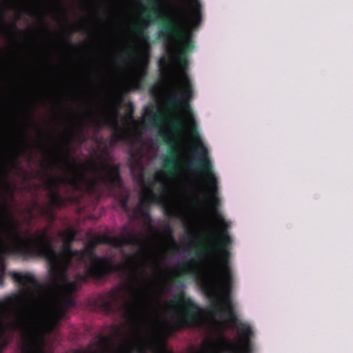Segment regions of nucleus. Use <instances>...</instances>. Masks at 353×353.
I'll return each instance as SVG.
<instances>
[{
  "label": "nucleus",
  "instance_id": "obj_1",
  "mask_svg": "<svg viewBox=\"0 0 353 353\" xmlns=\"http://www.w3.org/2000/svg\"><path fill=\"white\" fill-rule=\"evenodd\" d=\"M201 21V14H156V23H159V37L163 39L165 52L178 68L177 73L170 72L164 79L165 96L163 104L166 112L163 131L159 130V80L156 78V133H161L163 141L168 145L167 155L163 159V167L171 177L175 176L179 171L181 154L179 139L173 132H185L187 122L191 137L200 143L199 150H196L198 156L194 160L189 161V168L205 174L208 185L204 193L220 229L218 232L214 227L209 228L210 243L203 250H197L196 254L199 258L203 256H213L208 278L216 276L223 278L224 263L228 274L232 276L228 261L230 251L228 249L232 243L228 232L230 224L217 212L220 204L218 181L212 170L208 149L200 141L190 106V101L194 95L192 84L187 73L188 56L195 48L192 32Z\"/></svg>",
  "mask_w": 353,
  "mask_h": 353
},
{
  "label": "nucleus",
  "instance_id": "obj_2",
  "mask_svg": "<svg viewBox=\"0 0 353 353\" xmlns=\"http://www.w3.org/2000/svg\"><path fill=\"white\" fill-rule=\"evenodd\" d=\"M223 266V278L218 276L208 278L203 284V291L210 301V313L219 318L226 316L231 328L236 330L237 339L230 340L221 335L217 347L210 348L208 353H252L254 332L248 323L241 321L236 316L231 299L232 278L228 274L225 263ZM159 264L156 263V353H174L168 347V339L184 328L199 325L203 311L181 291L166 303L169 316L159 323Z\"/></svg>",
  "mask_w": 353,
  "mask_h": 353
},
{
  "label": "nucleus",
  "instance_id": "obj_3",
  "mask_svg": "<svg viewBox=\"0 0 353 353\" xmlns=\"http://www.w3.org/2000/svg\"><path fill=\"white\" fill-rule=\"evenodd\" d=\"M9 135H16L23 143H26V132L14 125L10 128ZM9 136L6 147L3 148V161L0 165V180L6 178L10 172L7 163L12 168H18L17 161L20 156V148ZM21 223L11 215L7 205L0 204V252L5 255H14L24 259L39 257L48 261L49 268L56 278L65 279V271L69 270L72 259L78 260L79 250L72 249L77 232L70 228L59 233L63 239L62 250L59 252L53 243V238L49 235V228L36 231L34 236L24 239L21 234Z\"/></svg>",
  "mask_w": 353,
  "mask_h": 353
},
{
  "label": "nucleus",
  "instance_id": "obj_4",
  "mask_svg": "<svg viewBox=\"0 0 353 353\" xmlns=\"http://www.w3.org/2000/svg\"><path fill=\"white\" fill-rule=\"evenodd\" d=\"M13 281L21 287V294L27 300L26 307H17L20 296H10L0 301V334L3 335L8 329L6 319L14 315L9 325L12 330H18L34 337V327L41 323L45 331L51 334L55 331L65 314L52 305L46 296L44 286L30 273H10Z\"/></svg>",
  "mask_w": 353,
  "mask_h": 353
},
{
  "label": "nucleus",
  "instance_id": "obj_5",
  "mask_svg": "<svg viewBox=\"0 0 353 353\" xmlns=\"http://www.w3.org/2000/svg\"><path fill=\"white\" fill-rule=\"evenodd\" d=\"M144 153L141 148L130 153V170L134 182L147 191L141 194L137 206L132 209L129 205L128 193H121L117 199L121 209L127 214L132 212V218L137 219L141 216L148 215V206L154 203V172L147 176L148 170L143 163Z\"/></svg>",
  "mask_w": 353,
  "mask_h": 353
},
{
  "label": "nucleus",
  "instance_id": "obj_6",
  "mask_svg": "<svg viewBox=\"0 0 353 353\" xmlns=\"http://www.w3.org/2000/svg\"><path fill=\"white\" fill-rule=\"evenodd\" d=\"M60 160L64 163L65 166L72 171L75 175L72 177L67 175L63 176H54L46 173L41 175L43 180L45 189L48 192L50 204L39 206V212L41 216L50 222L56 219L54 208H61L64 205V200L59 193V188L61 185L67 184L76 190L81 188V183L85 180L84 172H79V165L70 156V148L66 147V154H61Z\"/></svg>",
  "mask_w": 353,
  "mask_h": 353
},
{
  "label": "nucleus",
  "instance_id": "obj_7",
  "mask_svg": "<svg viewBox=\"0 0 353 353\" xmlns=\"http://www.w3.org/2000/svg\"><path fill=\"white\" fill-rule=\"evenodd\" d=\"M123 61L126 63L128 70V79L125 87L128 90L138 89L140 85L141 68L139 65V54L136 44L132 41L127 47V50L121 54Z\"/></svg>",
  "mask_w": 353,
  "mask_h": 353
},
{
  "label": "nucleus",
  "instance_id": "obj_8",
  "mask_svg": "<svg viewBox=\"0 0 353 353\" xmlns=\"http://www.w3.org/2000/svg\"><path fill=\"white\" fill-rule=\"evenodd\" d=\"M96 239L99 245H110L115 248H122L125 245L141 248L145 241V236L142 233H137L134 230H130L128 225H125L122 228V238L103 234L98 236Z\"/></svg>",
  "mask_w": 353,
  "mask_h": 353
},
{
  "label": "nucleus",
  "instance_id": "obj_9",
  "mask_svg": "<svg viewBox=\"0 0 353 353\" xmlns=\"http://www.w3.org/2000/svg\"><path fill=\"white\" fill-rule=\"evenodd\" d=\"M92 168L98 170V180L108 189H121L123 188V182L119 164L101 162L98 166L97 163H93Z\"/></svg>",
  "mask_w": 353,
  "mask_h": 353
},
{
  "label": "nucleus",
  "instance_id": "obj_10",
  "mask_svg": "<svg viewBox=\"0 0 353 353\" xmlns=\"http://www.w3.org/2000/svg\"><path fill=\"white\" fill-rule=\"evenodd\" d=\"M119 117V108L115 106L112 108L110 114L105 116L103 122L100 120L94 121L95 125L99 128L103 124L111 128L112 132L110 136V141L112 144H115L118 142H125L128 139V130L120 125Z\"/></svg>",
  "mask_w": 353,
  "mask_h": 353
},
{
  "label": "nucleus",
  "instance_id": "obj_11",
  "mask_svg": "<svg viewBox=\"0 0 353 353\" xmlns=\"http://www.w3.org/2000/svg\"><path fill=\"white\" fill-rule=\"evenodd\" d=\"M68 271H65V279L56 278L52 272L51 268H49L48 273L54 287L58 290H60L62 294L73 296L74 293L78 289L79 283H86L87 282H83L77 279V275L74 281H69L68 276Z\"/></svg>",
  "mask_w": 353,
  "mask_h": 353
},
{
  "label": "nucleus",
  "instance_id": "obj_12",
  "mask_svg": "<svg viewBox=\"0 0 353 353\" xmlns=\"http://www.w3.org/2000/svg\"><path fill=\"white\" fill-rule=\"evenodd\" d=\"M150 97V105L143 109L142 120L139 121L140 128L141 125L148 123L150 130L154 128V83H151L149 88Z\"/></svg>",
  "mask_w": 353,
  "mask_h": 353
},
{
  "label": "nucleus",
  "instance_id": "obj_13",
  "mask_svg": "<svg viewBox=\"0 0 353 353\" xmlns=\"http://www.w3.org/2000/svg\"><path fill=\"white\" fill-rule=\"evenodd\" d=\"M46 296L51 301L52 305L59 310L66 314L68 310L75 305L73 296L62 294L61 296L52 299L46 294Z\"/></svg>",
  "mask_w": 353,
  "mask_h": 353
},
{
  "label": "nucleus",
  "instance_id": "obj_14",
  "mask_svg": "<svg viewBox=\"0 0 353 353\" xmlns=\"http://www.w3.org/2000/svg\"><path fill=\"white\" fill-rule=\"evenodd\" d=\"M195 263V260L191 259L185 263H179L174 269L168 270L166 273V279L169 284L174 283L180 274L187 272L190 266Z\"/></svg>",
  "mask_w": 353,
  "mask_h": 353
},
{
  "label": "nucleus",
  "instance_id": "obj_15",
  "mask_svg": "<svg viewBox=\"0 0 353 353\" xmlns=\"http://www.w3.org/2000/svg\"><path fill=\"white\" fill-rule=\"evenodd\" d=\"M43 345L44 339L43 337L39 340L31 337L23 345L21 353H46L43 349Z\"/></svg>",
  "mask_w": 353,
  "mask_h": 353
},
{
  "label": "nucleus",
  "instance_id": "obj_16",
  "mask_svg": "<svg viewBox=\"0 0 353 353\" xmlns=\"http://www.w3.org/2000/svg\"><path fill=\"white\" fill-rule=\"evenodd\" d=\"M134 107L131 103L128 105V110L125 115V119L128 121L129 124L134 130V131L140 136V122L139 120L134 119Z\"/></svg>",
  "mask_w": 353,
  "mask_h": 353
},
{
  "label": "nucleus",
  "instance_id": "obj_17",
  "mask_svg": "<svg viewBox=\"0 0 353 353\" xmlns=\"http://www.w3.org/2000/svg\"><path fill=\"white\" fill-rule=\"evenodd\" d=\"M165 232L167 233V239L170 243L171 247L176 251L178 252L179 250V245L176 241L174 235L173 230L172 228L168 225L165 229Z\"/></svg>",
  "mask_w": 353,
  "mask_h": 353
},
{
  "label": "nucleus",
  "instance_id": "obj_18",
  "mask_svg": "<svg viewBox=\"0 0 353 353\" xmlns=\"http://www.w3.org/2000/svg\"><path fill=\"white\" fill-rule=\"evenodd\" d=\"M165 213L170 217H177L179 214L177 206L172 203L167 204L164 208Z\"/></svg>",
  "mask_w": 353,
  "mask_h": 353
},
{
  "label": "nucleus",
  "instance_id": "obj_19",
  "mask_svg": "<svg viewBox=\"0 0 353 353\" xmlns=\"http://www.w3.org/2000/svg\"><path fill=\"white\" fill-rule=\"evenodd\" d=\"M148 23L154 24V0H149Z\"/></svg>",
  "mask_w": 353,
  "mask_h": 353
},
{
  "label": "nucleus",
  "instance_id": "obj_20",
  "mask_svg": "<svg viewBox=\"0 0 353 353\" xmlns=\"http://www.w3.org/2000/svg\"><path fill=\"white\" fill-rule=\"evenodd\" d=\"M0 24L3 27H8V25L6 22L3 15L0 16ZM9 27L12 28V29H14V30H16L20 33H23V34L26 33V32L24 30L18 29L15 21L12 23L10 25H9Z\"/></svg>",
  "mask_w": 353,
  "mask_h": 353
},
{
  "label": "nucleus",
  "instance_id": "obj_21",
  "mask_svg": "<svg viewBox=\"0 0 353 353\" xmlns=\"http://www.w3.org/2000/svg\"><path fill=\"white\" fill-rule=\"evenodd\" d=\"M97 181L95 179L88 181V183L90 189L94 190L95 186L97 185Z\"/></svg>",
  "mask_w": 353,
  "mask_h": 353
},
{
  "label": "nucleus",
  "instance_id": "obj_22",
  "mask_svg": "<svg viewBox=\"0 0 353 353\" xmlns=\"http://www.w3.org/2000/svg\"><path fill=\"white\" fill-rule=\"evenodd\" d=\"M132 28L133 29V30L134 32H140L142 31L139 24L135 23H133L132 26Z\"/></svg>",
  "mask_w": 353,
  "mask_h": 353
},
{
  "label": "nucleus",
  "instance_id": "obj_23",
  "mask_svg": "<svg viewBox=\"0 0 353 353\" xmlns=\"http://www.w3.org/2000/svg\"><path fill=\"white\" fill-rule=\"evenodd\" d=\"M149 145L150 150H154V138L151 137L149 141Z\"/></svg>",
  "mask_w": 353,
  "mask_h": 353
},
{
  "label": "nucleus",
  "instance_id": "obj_24",
  "mask_svg": "<svg viewBox=\"0 0 353 353\" xmlns=\"http://www.w3.org/2000/svg\"><path fill=\"white\" fill-rule=\"evenodd\" d=\"M1 274L0 279H1V282L2 283L3 281V277H4V274H5V266L4 265H1Z\"/></svg>",
  "mask_w": 353,
  "mask_h": 353
},
{
  "label": "nucleus",
  "instance_id": "obj_25",
  "mask_svg": "<svg viewBox=\"0 0 353 353\" xmlns=\"http://www.w3.org/2000/svg\"><path fill=\"white\" fill-rule=\"evenodd\" d=\"M28 214H30V219H32L34 218V216H33V209L31 208L28 210Z\"/></svg>",
  "mask_w": 353,
  "mask_h": 353
},
{
  "label": "nucleus",
  "instance_id": "obj_26",
  "mask_svg": "<svg viewBox=\"0 0 353 353\" xmlns=\"http://www.w3.org/2000/svg\"><path fill=\"white\" fill-rule=\"evenodd\" d=\"M3 132V123L1 119H0V134H1Z\"/></svg>",
  "mask_w": 353,
  "mask_h": 353
},
{
  "label": "nucleus",
  "instance_id": "obj_27",
  "mask_svg": "<svg viewBox=\"0 0 353 353\" xmlns=\"http://www.w3.org/2000/svg\"><path fill=\"white\" fill-rule=\"evenodd\" d=\"M190 249H191V246L190 245H187L185 248V250H187V251H190Z\"/></svg>",
  "mask_w": 353,
  "mask_h": 353
},
{
  "label": "nucleus",
  "instance_id": "obj_28",
  "mask_svg": "<svg viewBox=\"0 0 353 353\" xmlns=\"http://www.w3.org/2000/svg\"><path fill=\"white\" fill-rule=\"evenodd\" d=\"M66 43H67L68 45H69V46H71V41H70V39H68L66 40Z\"/></svg>",
  "mask_w": 353,
  "mask_h": 353
},
{
  "label": "nucleus",
  "instance_id": "obj_29",
  "mask_svg": "<svg viewBox=\"0 0 353 353\" xmlns=\"http://www.w3.org/2000/svg\"><path fill=\"white\" fill-rule=\"evenodd\" d=\"M155 174H156V183H157V178H158V175H159V172L157 170H156Z\"/></svg>",
  "mask_w": 353,
  "mask_h": 353
},
{
  "label": "nucleus",
  "instance_id": "obj_30",
  "mask_svg": "<svg viewBox=\"0 0 353 353\" xmlns=\"http://www.w3.org/2000/svg\"><path fill=\"white\" fill-rule=\"evenodd\" d=\"M155 202H156V205H157V203H159V198H158V196H157V194H156V200H155Z\"/></svg>",
  "mask_w": 353,
  "mask_h": 353
},
{
  "label": "nucleus",
  "instance_id": "obj_31",
  "mask_svg": "<svg viewBox=\"0 0 353 353\" xmlns=\"http://www.w3.org/2000/svg\"><path fill=\"white\" fill-rule=\"evenodd\" d=\"M157 147H158V145H157V143L156 142V149H155V151H156V152L157 151Z\"/></svg>",
  "mask_w": 353,
  "mask_h": 353
},
{
  "label": "nucleus",
  "instance_id": "obj_32",
  "mask_svg": "<svg viewBox=\"0 0 353 353\" xmlns=\"http://www.w3.org/2000/svg\"><path fill=\"white\" fill-rule=\"evenodd\" d=\"M45 28L46 30H48V28L46 26H45Z\"/></svg>",
  "mask_w": 353,
  "mask_h": 353
},
{
  "label": "nucleus",
  "instance_id": "obj_33",
  "mask_svg": "<svg viewBox=\"0 0 353 353\" xmlns=\"http://www.w3.org/2000/svg\"><path fill=\"white\" fill-rule=\"evenodd\" d=\"M73 32H74V31L71 32L70 33V35H69V36L70 37Z\"/></svg>",
  "mask_w": 353,
  "mask_h": 353
},
{
  "label": "nucleus",
  "instance_id": "obj_34",
  "mask_svg": "<svg viewBox=\"0 0 353 353\" xmlns=\"http://www.w3.org/2000/svg\"><path fill=\"white\" fill-rule=\"evenodd\" d=\"M103 340L105 341H108V339L106 338H103Z\"/></svg>",
  "mask_w": 353,
  "mask_h": 353
},
{
  "label": "nucleus",
  "instance_id": "obj_35",
  "mask_svg": "<svg viewBox=\"0 0 353 353\" xmlns=\"http://www.w3.org/2000/svg\"><path fill=\"white\" fill-rule=\"evenodd\" d=\"M49 166H50V165H49V164H48V165H47V166H46V168H49Z\"/></svg>",
  "mask_w": 353,
  "mask_h": 353
}]
</instances>
